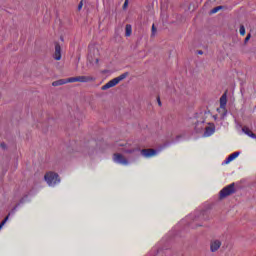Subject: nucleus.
<instances>
[{"mask_svg": "<svg viewBox=\"0 0 256 256\" xmlns=\"http://www.w3.org/2000/svg\"><path fill=\"white\" fill-rule=\"evenodd\" d=\"M223 9V6H216L210 11V14H216L219 10Z\"/></svg>", "mask_w": 256, "mask_h": 256, "instance_id": "obj_15", "label": "nucleus"}, {"mask_svg": "<svg viewBox=\"0 0 256 256\" xmlns=\"http://www.w3.org/2000/svg\"><path fill=\"white\" fill-rule=\"evenodd\" d=\"M113 161L116 163V164H120V165H129V160H127V158L120 154V153H115L113 155Z\"/></svg>", "mask_w": 256, "mask_h": 256, "instance_id": "obj_4", "label": "nucleus"}, {"mask_svg": "<svg viewBox=\"0 0 256 256\" xmlns=\"http://www.w3.org/2000/svg\"><path fill=\"white\" fill-rule=\"evenodd\" d=\"M83 7V0L79 2L78 11H81Z\"/></svg>", "mask_w": 256, "mask_h": 256, "instance_id": "obj_22", "label": "nucleus"}, {"mask_svg": "<svg viewBox=\"0 0 256 256\" xmlns=\"http://www.w3.org/2000/svg\"><path fill=\"white\" fill-rule=\"evenodd\" d=\"M215 131L214 125H209L204 130V137H210Z\"/></svg>", "mask_w": 256, "mask_h": 256, "instance_id": "obj_9", "label": "nucleus"}, {"mask_svg": "<svg viewBox=\"0 0 256 256\" xmlns=\"http://www.w3.org/2000/svg\"><path fill=\"white\" fill-rule=\"evenodd\" d=\"M157 154V151L154 149H142L141 155L145 158H151L154 157Z\"/></svg>", "mask_w": 256, "mask_h": 256, "instance_id": "obj_7", "label": "nucleus"}, {"mask_svg": "<svg viewBox=\"0 0 256 256\" xmlns=\"http://www.w3.org/2000/svg\"><path fill=\"white\" fill-rule=\"evenodd\" d=\"M156 33H157V28L155 27V24H153L151 29V36L154 37Z\"/></svg>", "mask_w": 256, "mask_h": 256, "instance_id": "obj_17", "label": "nucleus"}, {"mask_svg": "<svg viewBox=\"0 0 256 256\" xmlns=\"http://www.w3.org/2000/svg\"><path fill=\"white\" fill-rule=\"evenodd\" d=\"M44 180L46 181L47 185L50 187H55L59 183H61V177L58 175L57 172H46L44 176Z\"/></svg>", "mask_w": 256, "mask_h": 256, "instance_id": "obj_1", "label": "nucleus"}, {"mask_svg": "<svg viewBox=\"0 0 256 256\" xmlns=\"http://www.w3.org/2000/svg\"><path fill=\"white\" fill-rule=\"evenodd\" d=\"M239 156V152H234L230 156H228L224 162L225 165H228L229 163L233 162L234 160L237 159Z\"/></svg>", "mask_w": 256, "mask_h": 256, "instance_id": "obj_10", "label": "nucleus"}, {"mask_svg": "<svg viewBox=\"0 0 256 256\" xmlns=\"http://www.w3.org/2000/svg\"><path fill=\"white\" fill-rule=\"evenodd\" d=\"M234 193H235V183H231L230 185H228L227 187H224V189L220 191V199H224L228 196H231Z\"/></svg>", "mask_w": 256, "mask_h": 256, "instance_id": "obj_3", "label": "nucleus"}, {"mask_svg": "<svg viewBox=\"0 0 256 256\" xmlns=\"http://www.w3.org/2000/svg\"><path fill=\"white\" fill-rule=\"evenodd\" d=\"M198 54L199 55H203V51H198Z\"/></svg>", "mask_w": 256, "mask_h": 256, "instance_id": "obj_27", "label": "nucleus"}, {"mask_svg": "<svg viewBox=\"0 0 256 256\" xmlns=\"http://www.w3.org/2000/svg\"><path fill=\"white\" fill-rule=\"evenodd\" d=\"M77 82H81V83L95 82V78L93 76H77Z\"/></svg>", "mask_w": 256, "mask_h": 256, "instance_id": "obj_8", "label": "nucleus"}, {"mask_svg": "<svg viewBox=\"0 0 256 256\" xmlns=\"http://www.w3.org/2000/svg\"><path fill=\"white\" fill-rule=\"evenodd\" d=\"M122 151H123L124 153H126V154H132V153L135 152V149H130V150L123 149Z\"/></svg>", "mask_w": 256, "mask_h": 256, "instance_id": "obj_20", "label": "nucleus"}, {"mask_svg": "<svg viewBox=\"0 0 256 256\" xmlns=\"http://www.w3.org/2000/svg\"><path fill=\"white\" fill-rule=\"evenodd\" d=\"M239 33H240V35H242V36L245 35V27H244L243 25H240Z\"/></svg>", "mask_w": 256, "mask_h": 256, "instance_id": "obj_19", "label": "nucleus"}, {"mask_svg": "<svg viewBox=\"0 0 256 256\" xmlns=\"http://www.w3.org/2000/svg\"><path fill=\"white\" fill-rule=\"evenodd\" d=\"M125 31H126V36L130 37L131 34H132V26L130 24H127L126 28H125Z\"/></svg>", "mask_w": 256, "mask_h": 256, "instance_id": "obj_14", "label": "nucleus"}, {"mask_svg": "<svg viewBox=\"0 0 256 256\" xmlns=\"http://www.w3.org/2000/svg\"><path fill=\"white\" fill-rule=\"evenodd\" d=\"M126 77H129V73L121 74L117 78L111 79L107 84H104L101 88L102 91H106L112 87L117 86L121 81H123Z\"/></svg>", "mask_w": 256, "mask_h": 256, "instance_id": "obj_2", "label": "nucleus"}, {"mask_svg": "<svg viewBox=\"0 0 256 256\" xmlns=\"http://www.w3.org/2000/svg\"><path fill=\"white\" fill-rule=\"evenodd\" d=\"M129 5V0L124 1L123 8H126Z\"/></svg>", "mask_w": 256, "mask_h": 256, "instance_id": "obj_23", "label": "nucleus"}, {"mask_svg": "<svg viewBox=\"0 0 256 256\" xmlns=\"http://www.w3.org/2000/svg\"><path fill=\"white\" fill-rule=\"evenodd\" d=\"M94 52L96 53L97 56H99V49L98 48H94Z\"/></svg>", "mask_w": 256, "mask_h": 256, "instance_id": "obj_24", "label": "nucleus"}, {"mask_svg": "<svg viewBox=\"0 0 256 256\" xmlns=\"http://www.w3.org/2000/svg\"><path fill=\"white\" fill-rule=\"evenodd\" d=\"M158 104L159 106H161V100L158 98Z\"/></svg>", "mask_w": 256, "mask_h": 256, "instance_id": "obj_28", "label": "nucleus"}, {"mask_svg": "<svg viewBox=\"0 0 256 256\" xmlns=\"http://www.w3.org/2000/svg\"><path fill=\"white\" fill-rule=\"evenodd\" d=\"M210 252L216 253L220 247H222V241L219 239H212L210 240Z\"/></svg>", "mask_w": 256, "mask_h": 256, "instance_id": "obj_5", "label": "nucleus"}, {"mask_svg": "<svg viewBox=\"0 0 256 256\" xmlns=\"http://www.w3.org/2000/svg\"><path fill=\"white\" fill-rule=\"evenodd\" d=\"M8 220H9V215L4 218V220L2 221V223H0V229H2V227H3L4 225H6V223H7Z\"/></svg>", "mask_w": 256, "mask_h": 256, "instance_id": "obj_18", "label": "nucleus"}, {"mask_svg": "<svg viewBox=\"0 0 256 256\" xmlns=\"http://www.w3.org/2000/svg\"><path fill=\"white\" fill-rule=\"evenodd\" d=\"M65 84H68L66 79H59V80L54 81L52 83V86L53 87H60V86H63Z\"/></svg>", "mask_w": 256, "mask_h": 256, "instance_id": "obj_12", "label": "nucleus"}, {"mask_svg": "<svg viewBox=\"0 0 256 256\" xmlns=\"http://www.w3.org/2000/svg\"><path fill=\"white\" fill-rule=\"evenodd\" d=\"M54 59L55 61H61L62 59V48L59 43L55 44Z\"/></svg>", "mask_w": 256, "mask_h": 256, "instance_id": "obj_6", "label": "nucleus"}, {"mask_svg": "<svg viewBox=\"0 0 256 256\" xmlns=\"http://www.w3.org/2000/svg\"><path fill=\"white\" fill-rule=\"evenodd\" d=\"M250 38H251V34L249 33V34H247V36L244 39V44H247L248 41L250 40Z\"/></svg>", "mask_w": 256, "mask_h": 256, "instance_id": "obj_21", "label": "nucleus"}, {"mask_svg": "<svg viewBox=\"0 0 256 256\" xmlns=\"http://www.w3.org/2000/svg\"><path fill=\"white\" fill-rule=\"evenodd\" d=\"M66 82H67V83L78 82V77L66 78Z\"/></svg>", "mask_w": 256, "mask_h": 256, "instance_id": "obj_16", "label": "nucleus"}, {"mask_svg": "<svg viewBox=\"0 0 256 256\" xmlns=\"http://www.w3.org/2000/svg\"><path fill=\"white\" fill-rule=\"evenodd\" d=\"M116 146H117V147H124L125 144H124V143H118V144H116Z\"/></svg>", "mask_w": 256, "mask_h": 256, "instance_id": "obj_25", "label": "nucleus"}, {"mask_svg": "<svg viewBox=\"0 0 256 256\" xmlns=\"http://www.w3.org/2000/svg\"><path fill=\"white\" fill-rule=\"evenodd\" d=\"M243 133H245L247 136H249L252 139H256V135L248 127H243Z\"/></svg>", "mask_w": 256, "mask_h": 256, "instance_id": "obj_13", "label": "nucleus"}, {"mask_svg": "<svg viewBox=\"0 0 256 256\" xmlns=\"http://www.w3.org/2000/svg\"><path fill=\"white\" fill-rule=\"evenodd\" d=\"M99 61H100V58H99V57H96V58H95V63H96V64H99Z\"/></svg>", "mask_w": 256, "mask_h": 256, "instance_id": "obj_26", "label": "nucleus"}, {"mask_svg": "<svg viewBox=\"0 0 256 256\" xmlns=\"http://www.w3.org/2000/svg\"><path fill=\"white\" fill-rule=\"evenodd\" d=\"M227 103H228V96L226 95V93L222 94L220 98V108L225 109Z\"/></svg>", "mask_w": 256, "mask_h": 256, "instance_id": "obj_11", "label": "nucleus"}]
</instances>
